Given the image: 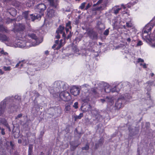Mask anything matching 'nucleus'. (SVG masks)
Here are the masks:
<instances>
[{
    "label": "nucleus",
    "mask_w": 155,
    "mask_h": 155,
    "mask_svg": "<svg viewBox=\"0 0 155 155\" xmlns=\"http://www.w3.org/2000/svg\"><path fill=\"white\" fill-rule=\"evenodd\" d=\"M57 15L56 12L53 9H49L47 11V15L49 17H52Z\"/></svg>",
    "instance_id": "nucleus-14"
},
{
    "label": "nucleus",
    "mask_w": 155,
    "mask_h": 155,
    "mask_svg": "<svg viewBox=\"0 0 155 155\" xmlns=\"http://www.w3.org/2000/svg\"><path fill=\"white\" fill-rule=\"evenodd\" d=\"M147 87L148 88V89L147 90V91H148V92L147 93V95L149 96V97L150 98V93L149 92V91L151 89H150V85H148L147 86Z\"/></svg>",
    "instance_id": "nucleus-37"
},
{
    "label": "nucleus",
    "mask_w": 155,
    "mask_h": 155,
    "mask_svg": "<svg viewBox=\"0 0 155 155\" xmlns=\"http://www.w3.org/2000/svg\"><path fill=\"white\" fill-rule=\"evenodd\" d=\"M70 109V106L69 105H67L65 107V110L66 111H69Z\"/></svg>",
    "instance_id": "nucleus-39"
},
{
    "label": "nucleus",
    "mask_w": 155,
    "mask_h": 155,
    "mask_svg": "<svg viewBox=\"0 0 155 155\" xmlns=\"http://www.w3.org/2000/svg\"><path fill=\"white\" fill-rule=\"evenodd\" d=\"M103 141L101 139L99 140L98 144L96 143L95 144V147L96 149H97L99 147V145H101L103 143Z\"/></svg>",
    "instance_id": "nucleus-28"
},
{
    "label": "nucleus",
    "mask_w": 155,
    "mask_h": 155,
    "mask_svg": "<svg viewBox=\"0 0 155 155\" xmlns=\"http://www.w3.org/2000/svg\"><path fill=\"white\" fill-rule=\"evenodd\" d=\"M100 101L102 103H104L105 101H106L107 102H111V99L109 98V97H107L105 99H100Z\"/></svg>",
    "instance_id": "nucleus-26"
},
{
    "label": "nucleus",
    "mask_w": 155,
    "mask_h": 155,
    "mask_svg": "<svg viewBox=\"0 0 155 155\" xmlns=\"http://www.w3.org/2000/svg\"><path fill=\"white\" fill-rule=\"evenodd\" d=\"M147 83L149 85H153L154 84V81L151 82L148 81L147 82Z\"/></svg>",
    "instance_id": "nucleus-51"
},
{
    "label": "nucleus",
    "mask_w": 155,
    "mask_h": 155,
    "mask_svg": "<svg viewBox=\"0 0 155 155\" xmlns=\"http://www.w3.org/2000/svg\"><path fill=\"white\" fill-rule=\"evenodd\" d=\"M102 0H99L96 3V4L98 5L100 4L102 2Z\"/></svg>",
    "instance_id": "nucleus-53"
},
{
    "label": "nucleus",
    "mask_w": 155,
    "mask_h": 155,
    "mask_svg": "<svg viewBox=\"0 0 155 155\" xmlns=\"http://www.w3.org/2000/svg\"><path fill=\"white\" fill-rule=\"evenodd\" d=\"M109 33V31L108 29H106L104 33V34L105 35H107Z\"/></svg>",
    "instance_id": "nucleus-38"
},
{
    "label": "nucleus",
    "mask_w": 155,
    "mask_h": 155,
    "mask_svg": "<svg viewBox=\"0 0 155 155\" xmlns=\"http://www.w3.org/2000/svg\"><path fill=\"white\" fill-rule=\"evenodd\" d=\"M22 116V114H20L18 115L17 116L15 117V119H18V118L21 117Z\"/></svg>",
    "instance_id": "nucleus-43"
},
{
    "label": "nucleus",
    "mask_w": 155,
    "mask_h": 155,
    "mask_svg": "<svg viewBox=\"0 0 155 155\" xmlns=\"http://www.w3.org/2000/svg\"><path fill=\"white\" fill-rule=\"evenodd\" d=\"M70 92L72 95L77 96L79 94L80 90L78 87H73L70 90Z\"/></svg>",
    "instance_id": "nucleus-10"
},
{
    "label": "nucleus",
    "mask_w": 155,
    "mask_h": 155,
    "mask_svg": "<svg viewBox=\"0 0 155 155\" xmlns=\"http://www.w3.org/2000/svg\"><path fill=\"white\" fill-rule=\"evenodd\" d=\"M18 142L19 143H21V139H19L18 140Z\"/></svg>",
    "instance_id": "nucleus-64"
},
{
    "label": "nucleus",
    "mask_w": 155,
    "mask_h": 155,
    "mask_svg": "<svg viewBox=\"0 0 155 155\" xmlns=\"http://www.w3.org/2000/svg\"><path fill=\"white\" fill-rule=\"evenodd\" d=\"M140 65H142L143 66V67L144 68H147V67L146 66V64H140Z\"/></svg>",
    "instance_id": "nucleus-54"
},
{
    "label": "nucleus",
    "mask_w": 155,
    "mask_h": 155,
    "mask_svg": "<svg viewBox=\"0 0 155 155\" xmlns=\"http://www.w3.org/2000/svg\"><path fill=\"white\" fill-rule=\"evenodd\" d=\"M92 114L94 116L95 118L98 120H100L102 118V116L99 114L97 111H94L92 112Z\"/></svg>",
    "instance_id": "nucleus-19"
},
{
    "label": "nucleus",
    "mask_w": 155,
    "mask_h": 155,
    "mask_svg": "<svg viewBox=\"0 0 155 155\" xmlns=\"http://www.w3.org/2000/svg\"><path fill=\"white\" fill-rule=\"evenodd\" d=\"M50 5L55 8H56L58 5V0H48Z\"/></svg>",
    "instance_id": "nucleus-18"
},
{
    "label": "nucleus",
    "mask_w": 155,
    "mask_h": 155,
    "mask_svg": "<svg viewBox=\"0 0 155 155\" xmlns=\"http://www.w3.org/2000/svg\"><path fill=\"white\" fill-rule=\"evenodd\" d=\"M126 26L128 27H131L132 26L131 24L127 22L126 23Z\"/></svg>",
    "instance_id": "nucleus-46"
},
{
    "label": "nucleus",
    "mask_w": 155,
    "mask_h": 155,
    "mask_svg": "<svg viewBox=\"0 0 155 155\" xmlns=\"http://www.w3.org/2000/svg\"><path fill=\"white\" fill-rule=\"evenodd\" d=\"M14 98L15 99L19 101L21 100V97L20 96H19L18 95H15L14 97Z\"/></svg>",
    "instance_id": "nucleus-42"
},
{
    "label": "nucleus",
    "mask_w": 155,
    "mask_h": 155,
    "mask_svg": "<svg viewBox=\"0 0 155 155\" xmlns=\"http://www.w3.org/2000/svg\"><path fill=\"white\" fill-rule=\"evenodd\" d=\"M148 32H149V31H148L146 30L144 28L142 31V33L143 34H144V33H147V34Z\"/></svg>",
    "instance_id": "nucleus-45"
},
{
    "label": "nucleus",
    "mask_w": 155,
    "mask_h": 155,
    "mask_svg": "<svg viewBox=\"0 0 155 155\" xmlns=\"http://www.w3.org/2000/svg\"><path fill=\"white\" fill-rule=\"evenodd\" d=\"M91 6V5L89 3L87 4V5L86 6L85 9L86 10H87L89 8H90Z\"/></svg>",
    "instance_id": "nucleus-44"
},
{
    "label": "nucleus",
    "mask_w": 155,
    "mask_h": 155,
    "mask_svg": "<svg viewBox=\"0 0 155 155\" xmlns=\"http://www.w3.org/2000/svg\"><path fill=\"white\" fill-rule=\"evenodd\" d=\"M54 87L58 89H61V87L63 86V89H66V88H64V86H65V85L63 83L60 81H56L54 82Z\"/></svg>",
    "instance_id": "nucleus-13"
},
{
    "label": "nucleus",
    "mask_w": 155,
    "mask_h": 155,
    "mask_svg": "<svg viewBox=\"0 0 155 155\" xmlns=\"http://www.w3.org/2000/svg\"><path fill=\"white\" fill-rule=\"evenodd\" d=\"M111 89L109 85L106 84L104 85V88L102 89H101V91H102L101 93L104 94V92L109 93L111 91Z\"/></svg>",
    "instance_id": "nucleus-12"
},
{
    "label": "nucleus",
    "mask_w": 155,
    "mask_h": 155,
    "mask_svg": "<svg viewBox=\"0 0 155 155\" xmlns=\"http://www.w3.org/2000/svg\"><path fill=\"white\" fill-rule=\"evenodd\" d=\"M129 134L131 136L135 135L137 134L138 132L137 130L132 129L131 127L129 128Z\"/></svg>",
    "instance_id": "nucleus-22"
},
{
    "label": "nucleus",
    "mask_w": 155,
    "mask_h": 155,
    "mask_svg": "<svg viewBox=\"0 0 155 155\" xmlns=\"http://www.w3.org/2000/svg\"><path fill=\"white\" fill-rule=\"evenodd\" d=\"M153 27V25L152 26L150 24H147L144 28L145 29L150 32L152 28Z\"/></svg>",
    "instance_id": "nucleus-24"
},
{
    "label": "nucleus",
    "mask_w": 155,
    "mask_h": 155,
    "mask_svg": "<svg viewBox=\"0 0 155 155\" xmlns=\"http://www.w3.org/2000/svg\"><path fill=\"white\" fill-rule=\"evenodd\" d=\"M64 27L61 25H60L56 31V33L62 34L63 33L62 36L65 38V33L64 32Z\"/></svg>",
    "instance_id": "nucleus-11"
},
{
    "label": "nucleus",
    "mask_w": 155,
    "mask_h": 155,
    "mask_svg": "<svg viewBox=\"0 0 155 155\" xmlns=\"http://www.w3.org/2000/svg\"><path fill=\"white\" fill-rule=\"evenodd\" d=\"M89 149V146L88 144H86L85 146L84 147H83L82 148V149L83 150H88Z\"/></svg>",
    "instance_id": "nucleus-31"
},
{
    "label": "nucleus",
    "mask_w": 155,
    "mask_h": 155,
    "mask_svg": "<svg viewBox=\"0 0 155 155\" xmlns=\"http://www.w3.org/2000/svg\"><path fill=\"white\" fill-rule=\"evenodd\" d=\"M61 45H62L61 44H59V45H58V47L57 48V49H59L61 47Z\"/></svg>",
    "instance_id": "nucleus-59"
},
{
    "label": "nucleus",
    "mask_w": 155,
    "mask_h": 155,
    "mask_svg": "<svg viewBox=\"0 0 155 155\" xmlns=\"http://www.w3.org/2000/svg\"><path fill=\"white\" fill-rule=\"evenodd\" d=\"M127 41L129 43L131 41V39L130 38H129L127 39Z\"/></svg>",
    "instance_id": "nucleus-57"
},
{
    "label": "nucleus",
    "mask_w": 155,
    "mask_h": 155,
    "mask_svg": "<svg viewBox=\"0 0 155 155\" xmlns=\"http://www.w3.org/2000/svg\"><path fill=\"white\" fill-rule=\"evenodd\" d=\"M71 21H69L68 22L66 23V28H71Z\"/></svg>",
    "instance_id": "nucleus-30"
},
{
    "label": "nucleus",
    "mask_w": 155,
    "mask_h": 155,
    "mask_svg": "<svg viewBox=\"0 0 155 155\" xmlns=\"http://www.w3.org/2000/svg\"><path fill=\"white\" fill-rule=\"evenodd\" d=\"M3 69L5 71H9L11 70V67H6L4 66Z\"/></svg>",
    "instance_id": "nucleus-33"
},
{
    "label": "nucleus",
    "mask_w": 155,
    "mask_h": 155,
    "mask_svg": "<svg viewBox=\"0 0 155 155\" xmlns=\"http://www.w3.org/2000/svg\"><path fill=\"white\" fill-rule=\"evenodd\" d=\"M121 9V8H119V6H116L112 8V12L116 15L119 13V11Z\"/></svg>",
    "instance_id": "nucleus-21"
},
{
    "label": "nucleus",
    "mask_w": 155,
    "mask_h": 155,
    "mask_svg": "<svg viewBox=\"0 0 155 155\" xmlns=\"http://www.w3.org/2000/svg\"><path fill=\"white\" fill-rule=\"evenodd\" d=\"M79 144L75 145L73 142H71L70 143V145H71V151H74L75 149L78 147L79 145Z\"/></svg>",
    "instance_id": "nucleus-25"
},
{
    "label": "nucleus",
    "mask_w": 155,
    "mask_h": 155,
    "mask_svg": "<svg viewBox=\"0 0 155 155\" xmlns=\"http://www.w3.org/2000/svg\"><path fill=\"white\" fill-rule=\"evenodd\" d=\"M10 145L12 147L14 146V144H13L12 141L10 142Z\"/></svg>",
    "instance_id": "nucleus-60"
},
{
    "label": "nucleus",
    "mask_w": 155,
    "mask_h": 155,
    "mask_svg": "<svg viewBox=\"0 0 155 155\" xmlns=\"http://www.w3.org/2000/svg\"><path fill=\"white\" fill-rule=\"evenodd\" d=\"M11 101V97H9L6 98L1 102L0 104V115L4 113L7 103H8V101L10 102Z\"/></svg>",
    "instance_id": "nucleus-3"
},
{
    "label": "nucleus",
    "mask_w": 155,
    "mask_h": 155,
    "mask_svg": "<svg viewBox=\"0 0 155 155\" xmlns=\"http://www.w3.org/2000/svg\"><path fill=\"white\" fill-rule=\"evenodd\" d=\"M46 8V5L43 3L38 4L36 8V11L40 13L41 16L43 15L44 12Z\"/></svg>",
    "instance_id": "nucleus-6"
},
{
    "label": "nucleus",
    "mask_w": 155,
    "mask_h": 155,
    "mask_svg": "<svg viewBox=\"0 0 155 155\" xmlns=\"http://www.w3.org/2000/svg\"><path fill=\"white\" fill-rule=\"evenodd\" d=\"M91 108L90 105L87 104L84 106L82 105L81 107V110L84 112L90 110Z\"/></svg>",
    "instance_id": "nucleus-16"
},
{
    "label": "nucleus",
    "mask_w": 155,
    "mask_h": 155,
    "mask_svg": "<svg viewBox=\"0 0 155 155\" xmlns=\"http://www.w3.org/2000/svg\"><path fill=\"white\" fill-rule=\"evenodd\" d=\"M23 17L27 21L30 20L34 21L36 19H40L41 15L39 14H37L36 15L33 14H29L28 11H25L23 13Z\"/></svg>",
    "instance_id": "nucleus-2"
},
{
    "label": "nucleus",
    "mask_w": 155,
    "mask_h": 155,
    "mask_svg": "<svg viewBox=\"0 0 155 155\" xmlns=\"http://www.w3.org/2000/svg\"><path fill=\"white\" fill-rule=\"evenodd\" d=\"M89 85L87 84H85L81 86V88H87L89 87Z\"/></svg>",
    "instance_id": "nucleus-40"
},
{
    "label": "nucleus",
    "mask_w": 155,
    "mask_h": 155,
    "mask_svg": "<svg viewBox=\"0 0 155 155\" xmlns=\"http://www.w3.org/2000/svg\"><path fill=\"white\" fill-rule=\"evenodd\" d=\"M5 126H6L7 128H8L9 129H10V127H9L8 124L6 122H5Z\"/></svg>",
    "instance_id": "nucleus-55"
},
{
    "label": "nucleus",
    "mask_w": 155,
    "mask_h": 155,
    "mask_svg": "<svg viewBox=\"0 0 155 155\" xmlns=\"http://www.w3.org/2000/svg\"><path fill=\"white\" fill-rule=\"evenodd\" d=\"M60 97L65 101H67L71 99L70 95L68 92L66 91H63L59 94Z\"/></svg>",
    "instance_id": "nucleus-5"
},
{
    "label": "nucleus",
    "mask_w": 155,
    "mask_h": 155,
    "mask_svg": "<svg viewBox=\"0 0 155 155\" xmlns=\"http://www.w3.org/2000/svg\"><path fill=\"white\" fill-rule=\"evenodd\" d=\"M91 91L92 92L93 94H99L100 93H101L102 91H101V87H94L91 89Z\"/></svg>",
    "instance_id": "nucleus-15"
},
{
    "label": "nucleus",
    "mask_w": 155,
    "mask_h": 155,
    "mask_svg": "<svg viewBox=\"0 0 155 155\" xmlns=\"http://www.w3.org/2000/svg\"><path fill=\"white\" fill-rule=\"evenodd\" d=\"M25 29V25L22 24H19L18 25L15 26L13 29L14 32H16L18 31H22Z\"/></svg>",
    "instance_id": "nucleus-9"
},
{
    "label": "nucleus",
    "mask_w": 155,
    "mask_h": 155,
    "mask_svg": "<svg viewBox=\"0 0 155 155\" xmlns=\"http://www.w3.org/2000/svg\"><path fill=\"white\" fill-rule=\"evenodd\" d=\"M17 47L19 48H26L31 47V44L28 42H26L23 40H18L16 41Z\"/></svg>",
    "instance_id": "nucleus-4"
},
{
    "label": "nucleus",
    "mask_w": 155,
    "mask_h": 155,
    "mask_svg": "<svg viewBox=\"0 0 155 155\" xmlns=\"http://www.w3.org/2000/svg\"><path fill=\"white\" fill-rule=\"evenodd\" d=\"M8 38L5 35L0 33V41L2 42L7 41H8Z\"/></svg>",
    "instance_id": "nucleus-20"
},
{
    "label": "nucleus",
    "mask_w": 155,
    "mask_h": 155,
    "mask_svg": "<svg viewBox=\"0 0 155 155\" xmlns=\"http://www.w3.org/2000/svg\"><path fill=\"white\" fill-rule=\"evenodd\" d=\"M16 106H9V108H10V109L12 111H14L15 109V108H16Z\"/></svg>",
    "instance_id": "nucleus-36"
},
{
    "label": "nucleus",
    "mask_w": 155,
    "mask_h": 155,
    "mask_svg": "<svg viewBox=\"0 0 155 155\" xmlns=\"http://www.w3.org/2000/svg\"><path fill=\"white\" fill-rule=\"evenodd\" d=\"M69 28H65L66 32L67 33L69 31Z\"/></svg>",
    "instance_id": "nucleus-58"
},
{
    "label": "nucleus",
    "mask_w": 155,
    "mask_h": 155,
    "mask_svg": "<svg viewBox=\"0 0 155 155\" xmlns=\"http://www.w3.org/2000/svg\"><path fill=\"white\" fill-rule=\"evenodd\" d=\"M0 53L1 54H4L5 55H6V54H8V53L7 52H5L3 50H2L1 51H0Z\"/></svg>",
    "instance_id": "nucleus-49"
},
{
    "label": "nucleus",
    "mask_w": 155,
    "mask_h": 155,
    "mask_svg": "<svg viewBox=\"0 0 155 155\" xmlns=\"http://www.w3.org/2000/svg\"><path fill=\"white\" fill-rule=\"evenodd\" d=\"M21 63V61H19V62L18 63L16 64V65L15 66V67L16 68H17L18 67V66H19V64Z\"/></svg>",
    "instance_id": "nucleus-56"
},
{
    "label": "nucleus",
    "mask_w": 155,
    "mask_h": 155,
    "mask_svg": "<svg viewBox=\"0 0 155 155\" xmlns=\"http://www.w3.org/2000/svg\"><path fill=\"white\" fill-rule=\"evenodd\" d=\"M132 98L131 96L129 94L126 93L124 96H121L119 98L115 103V106L118 108H120L127 102L129 101Z\"/></svg>",
    "instance_id": "nucleus-1"
},
{
    "label": "nucleus",
    "mask_w": 155,
    "mask_h": 155,
    "mask_svg": "<svg viewBox=\"0 0 155 155\" xmlns=\"http://www.w3.org/2000/svg\"><path fill=\"white\" fill-rule=\"evenodd\" d=\"M32 147L29 145L28 148V153H32Z\"/></svg>",
    "instance_id": "nucleus-34"
},
{
    "label": "nucleus",
    "mask_w": 155,
    "mask_h": 155,
    "mask_svg": "<svg viewBox=\"0 0 155 155\" xmlns=\"http://www.w3.org/2000/svg\"><path fill=\"white\" fill-rule=\"evenodd\" d=\"M78 103L77 102H75L73 105V107H74L76 109L78 108Z\"/></svg>",
    "instance_id": "nucleus-41"
},
{
    "label": "nucleus",
    "mask_w": 155,
    "mask_h": 155,
    "mask_svg": "<svg viewBox=\"0 0 155 155\" xmlns=\"http://www.w3.org/2000/svg\"><path fill=\"white\" fill-rule=\"evenodd\" d=\"M144 61L143 59L141 58H139L138 59V62H143Z\"/></svg>",
    "instance_id": "nucleus-48"
},
{
    "label": "nucleus",
    "mask_w": 155,
    "mask_h": 155,
    "mask_svg": "<svg viewBox=\"0 0 155 155\" xmlns=\"http://www.w3.org/2000/svg\"><path fill=\"white\" fill-rule=\"evenodd\" d=\"M72 35L71 32H70L69 33L68 35V36H67V37H65V38H64V39H65L66 38L67 39H69L70 38H71V37L72 36Z\"/></svg>",
    "instance_id": "nucleus-35"
},
{
    "label": "nucleus",
    "mask_w": 155,
    "mask_h": 155,
    "mask_svg": "<svg viewBox=\"0 0 155 155\" xmlns=\"http://www.w3.org/2000/svg\"><path fill=\"white\" fill-rule=\"evenodd\" d=\"M86 4V2H85L82 3L79 7V8L82 10L84 8Z\"/></svg>",
    "instance_id": "nucleus-32"
},
{
    "label": "nucleus",
    "mask_w": 155,
    "mask_h": 155,
    "mask_svg": "<svg viewBox=\"0 0 155 155\" xmlns=\"http://www.w3.org/2000/svg\"><path fill=\"white\" fill-rule=\"evenodd\" d=\"M59 34H57V35L55 36V38L57 39H59L60 37V36Z\"/></svg>",
    "instance_id": "nucleus-52"
},
{
    "label": "nucleus",
    "mask_w": 155,
    "mask_h": 155,
    "mask_svg": "<svg viewBox=\"0 0 155 155\" xmlns=\"http://www.w3.org/2000/svg\"><path fill=\"white\" fill-rule=\"evenodd\" d=\"M4 72L2 71L1 69H0V74H4Z\"/></svg>",
    "instance_id": "nucleus-62"
},
{
    "label": "nucleus",
    "mask_w": 155,
    "mask_h": 155,
    "mask_svg": "<svg viewBox=\"0 0 155 155\" xmlns=\"http://www.w3.org/2000/svg\"><path fill=\"white\" fill-rule=\"evenodd\" d=\"M44 134V131H41V135L42 136Z\"/></svg>",
    "instance_id": "nucleus-61"
},
{
    "label": "nucleus",
    "mask_w": 155,
    "mask_h": 155,
    "mask_svg": "<svg viewBox=\"0 0 155 155\" xmlns=\"http://www.w3.org/2000/svg\"><path fill=\"white\" fill-rule=\"evenodd\" d=\"M1 133L2 135H4L5 134V132L4 131V129L3 128H2V129L1 130Z\"/></svg>",
    "instance_id": "nucleus-50"
},
{
    "label": "nucleus",
    "mask_w": 155,
    "mask_h": 155,
    "mask_svg": "<svg viewBox=\"0 0 155 155\" xmlns=\"http://www.w3.org/2000/svg\"><path fill=\"white\" fill-rule=\"evenodd\" d=\"M5 31L7 32L8 31L7 28L2 25H0V32Z\"/></svg>",
    "instance_id": "nucleus-27"
},
{
    "label": "nucleus",
    "mask_w": 155,
    "mask_h": 155,
    "mask_svg": "<svg viewBox=\"0 0 155 155\" xmlns=\"http://www.w3.org/2000/svg\"><path fill=\"white\" fill-rule=\"evenodd\" d=\"M28 36L29 37L31 38L32 39V40L34 41H32L33 43L31 45V46H35L36 45H38L41 43V42H39L38 39L35 34H31Z\"/></svg>",
    "instance_id": "nucleus-8"
},
{
    "label": "nucleus",
    "mask_w": 155,
    "mask_h": 155,
    "mask_svg": "<svg viewBox=\"0 0 155 155\" xmlns=\"http://www.w3.org/2000/svg\"><path fill=\"white\" fill-rule=\"evenodd\" d=\"M83 116V113H80L79 115L78 116H76L75 117V118L76 119H81L82 117Z\"/></svg>",
    "instance_id": "nucleus-29"
},
{
    "label": "nucleus",
    "mask_w": 155,
    "mask_h": 155,
    "mask_svg": "<svg viewBox=\"0 0 155 155\" xmlns=\"http://www.w3.org/2000/svg\"><path fill=\"white\" fill-rule=\"evenodd\" d=\"M120 86V84H118L117 86H115L114 88H112L111 90V92L112 93L114 92H118L120 90V89L119 88V87Z\"/></svg>",
    "instance_id": "nucleus-23"
},
{
    "label": "nucleus",
    "mask_w": 155,
    "mask_h": 155,
    "mask_svg": "<svg viewBox=\"0 0 155 155\" xmlns=\"http://www.w3.org/2000/svg\"><path fill=\"white\" fill-rule=\"evenodd\" d=\"M142 42L141 41H139L137 44V46H140L142 45Z\"/></svg>",
    "instance_id": "nucleus-47"
},
{
    "label": "nucleus",
    "mask_w": 155,
    "mask_h": 155,
    "mask_svg": "<svg viewBox=\"0 0 155 155\" xmlns=\"http://www.w3.org/2000/svg\"><path fill=\"white\" fill-rule=\"evenodd\" d=\"M87 34L90 38L92 39H97V33L93 30H88Z\"/></svg>",
    "instance_id": "nucleus-7"
},
{
    "label": "nucleus",
    "mask_w": 155,
    "mask_h": 155,
    "mask_svg": "<svg viewBox=\"0 0 155 155\" xmlns=\"http://www.w3.org/2000/svg\"><path fill=\"white\" fill-rule=\"evenodd\" d=\"M121 7L122 8H123L124 9H125L126 8L125 6L124 5H121Z\"/></svg>",
    "instance_id": "nucleus-63"
},
{
    "label": "nucleus",
    "mask_w": 155,
    "mask_h": 155,
    "mask_svg": "<svg viewBox=\"0 0 155 155\" xmlns=\"http://www.w3.org/2000/svg\"><path fill=\"white\" fill-rule=\"evenodd\" d=\"M50 5L55 8H56L58 5V0H48Z\"/></svg>",
    "instance_id": "nucleus-17"
}]
</instances>
